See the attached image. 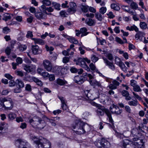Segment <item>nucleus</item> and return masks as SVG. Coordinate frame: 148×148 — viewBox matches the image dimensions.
Instances as JSON below:
<instances>
[{
    "instance_id": "1",
    "label": "nucleus",
    "mask_w": 148,
    "mask_h": 148,
    "mask_svg": "<svg viewBox=\"0 0 148 148\" xmlns=\"http://www.w3.org/2000/svg\"><path fill=\"white\" fill-rule=\"evenodd\" d=\"M75 125L73 126L74 129H76L75 132L78 134H81L86 132H88L90 130V127L87 124H85L83 121L80 120H76L75 122Z\"/></svg>"
},
{
    "instance_id": "2",
    "label": "nucleus",
    "mask_w": 148,
    "mask_h": 148,
    "mask_svg": "<svg viewBox=\"0 0 148 148\" xmlns=\"http://www.w3.org/2000/svg\"><path fill=\"white\" fill-rule=\"evenodd\" d=\"M29 122L34 127L40 129H43L46 125L45 120L38 116H34L32 119H29Z\"/></svg>"
},
{
    "instance_id": "3",
    "label": "nucleus",
    "mask_w": 148,
    "mask_h": 148,
    "mask_svg": "<svg viewBox=\"0 0 148 148\" xmlns=\"http://www.w3.org/2000/svg\"><path fill=\"white\" fill-rule=\"evenodd\" d=\"M96 112L97 115L99 116L103 115L105 112L108 116L109 122L110 123H107V124L110 127L114 130L115 126L114 121L112 117L111 113L108 110L103 108H99L96 110Z\"/></svg>"
},
{
    "instance_id": "4",
    "label": "nucleus",
    "mask_w": 148,
    "mask_h": 148,
    "mask_svg": "<svg viewBox=\"0 0 148 148\" xmlns=\"http://www.w3.org/2000/svg\"><path fill=\"white\" fill-rule=\"evenodd\" d=\"M13 106L12 99L7 97H0V109L10 110Z\"/></svg>"
},
{
    "instance_id": "5",
    "label": "nucleus",
    "mask_w": 148,
    "mask_h": 148,
    "mask_svg": "<svg viewBox=\"0 0 148 148\" xmlns=\"http://www.w3.org/2000/svg\"><path fill=\"white\" fill-rule=\"evenodd\" d=\"M35 143L36 144V147L38 148H51V144L47 139L41 136L39 137L38 139L34 141Z\"/></svg>"
},
{
    "instance_id": "6",
    "label": "nucleus",
    "mask_w": 148,
    "mask_h": 148,
    "mask_svg": "<svg viewBox=\"0 0 148 148\" xmlns=\"http://www.w3.org/2000/svg\"><path fill=\"white\" fill-rule=\"evenodd\" d=\"M15 145L19 148H30V145L26 140L18 139L15 141Z\"/></svg>"
},
{
    "instance_id": "7",
    "label": "nucleus",
    "mask_w": 148,
    "mask_h": 148,
    "mask_svg": "<svg viewBox=\"0 0 148 148\" xmlns=\"http://www.w3.org/2000/svg\"><path fill=\"white\" fill-rule=\"evenodd\" d=\"M42 65L44 68L48 71H51L52 70L53 66L51 62L48 60H44Z\"/></svg>"
},
{
    "instance_id": "8",
    "label": "nucleus",
    "mask_w": 148,
    "mask_h": 148,
    "mask_svg": "<svg viewBox=\"0 0 148 148\" xmlns=\"http://www.w3.org/2000/svg\"><path fill=\"white\" fill-rule=\"evenodd\" d=\"M110 110L112 114L116 115H119L122 112V110H120L119 107L116 105L113 104L112 107H110Z\"/></svg>"
},
{
    "instance_id": "9",
    "label": "nucleus",
    "mask_w": 148,
    "mask_h": 148,
    "mask_svg": "<svg viewBox=\"0 0 148 148\" xmlns=\"http://www.w3.org/2000/svg\"><path fill=\"white\" fill-rule=\"evenodd\" d=\"M73 80L75 82L81 84L86 80V78L81 76L77 75L74 77Z\"/></svg>"
},
{
    "instance_id": "10",
    "label": "nucleus",
    "mask_w": 148,
    "mask_h": 148,
    "mask_svg": "<svg viewBox=\"0 0 148 148\" xmlns=\"http://www.w3.org/2000/svg\"><path fill=\"white\" fill-rule=\"evenodd\" d=\"M58 98L60 100L62 103L61 107L63 110H67L68 109L66 104V101L65 98L62 97L58 96Z\"/></svg>"
},
{
    "instance_id": "11",
    "label": "nucleus",
    "mask_w": 148,
    "mask_h": 148,
    "mask_svg": "<svg viewBox=\"0 0 148 148\" xmlns=\"http://www.w3.org/2000/svg\"><path fill=\"white\" fill-rule=\"evenodd\" d=\"M32 49L33 53L34 55H37L41 53L42 52V50L39 48L37 45H32Z\"/></svg>"
},
{
    "instance_id": "12",
    "label": "nucleus",
    "mask_w": 148,
    "mask_h": 148,
    "mask_svg": "<svg viewBox=\"0 0 148 148\" xmlns=\"http://www.w3.org/2000/svg\"><path fill=\"white\" fill-rule=\"evenodd\" d=\"M35 16L37 19L38 20L45 18L46 15L41 12H37L35 13Z\"/></svg>"
},
{
    "instance_id": "13",
    "label": "nucleus",
    "mask_w": 148,
    "mask_h": 148,
    "mask_svg": "<svg viewBox=\"0 0 148 148\" xmlns=\"http://www.w3.org/2000/svg\"><path fill=\"white\" fill-rule=\"evenodd\" d=\"M103 59L104 62L106 64L107 66H108L112 70H114L115 69V66L113 63L109 62L106 58L103 57Z\"/></svg>"
},
{
    "instance_id": "14",
    "label": "nucleus",
    "mask_w": 148,
    "mask_h": 148,
    "mask_svg": "<svg viewBox=\"0 0 148 148\" xmlns=\"http://www.w3.org/2000/svg\"><path fill=\"white\" fill-rule=\"evenodd\" d=\"M54 69L56 70L55 72L58 74H64V71L65 70L64 68H62L61 66H57L55 67Z\"/></svg>"
},
{
    "instance_id": "15",
    "label": "nucleus",
    "mask_w": 148,
    "mask_h": 148,
    "mask_svg": "<svg viewBox=\"0 0 148 148\" xmlns=\"http://www.w3.org/2000/svg\"><path fill=\"white\" fill-rule=\"evenodd\" d=\"M76 64L77 65H80L82 67L86 64L85 60L84 58H79L77 61Z\"/></svg>"
},
{
    "instance_id": "16",
    "label": "nucleus",
    "mask_w": 148,
    "mask_h": 148,
    "mask_svg": "<svg viewBox=\"0 0 148 148\" xmlns=\"http://www.w3.org/2000/svg\"><path fill=\"white\" fill-rule=\"evenodd\" d=\"M85 23L90 26H92L95 25L96 22L94 19L90 18L86 19L85 20Z\"/></svg>"
},
{
    "instance_id": "17",
    "label": "nucleus",
    "mask_w": 148,
    "mask_h": 148,
    "mask_svg": "<svg viewBox=\"0 0 148 148\" xmlns=\"http://www.w3.org/2000/svg\"><path fill=\"white\" fill-rule=\"evenodd\" d=\"M31 39L34 41L35 44H37L41 45H43L45 44V41L41 39L32 38Z\"/></svg>"
},
{
    "instance_id": "18",
    "label": "nucleus",
    "mask_w": 148,
    "mask_h": 148,
    "mask_svg": "<svg viewBox=\"0 0 148 148\" xmlns=\"http://www.w3.org/2000/svg\"><path fill=\"white\" fill-rule=\"evenodd\" d=\"M42 118L45 119L47 122H49L50 123L52 126H55L56 125V123L54 122L55 121L54 119L48 118L45 115L43 116Z\"/></svg>"
},
{
    "instance_id": "19",
    "label": "nucleus",
    "mask_w": 148,
    "mask_h": 148,
    "mask_svg": "<svg viewBox=\"0 0 148 148\" xmlns=\"http://www.w3.org/2000/svg\"><path fill=\"white\" fill-rule=\"evenodd\" d=\"M24 69L27 72L29 73L33 71L34 70V68L33 66L25 65L24 66Z\"/></svg>"
},
{
    "instance_id": "20",
    "label": "nucleus",
    "mask_w": 148,
    "mask_h": 148,
    "mask_svg": "<svg viewBox=\"0 0 148 148\" xmlns=\"http://www.w3.org/2000/svg\"><path fill=\"white\" fill-rule=\"evenodd\" d=\"M131 134L133 136H136L138 137L139 135V132L137 127L134 128L132 129Z\"/></svg>"
},
{
    "instance_id": "21",
    "label": "nucleus",
    "mask_w": 148,
    "mask_h": 148,
    "mask_svg": "<svg viewBox=\"0 0 148 148\" xmlns=\"http://www.w3.org/2000/svg\"><path fill=\"white\" fill-rule=\"evenodd\" d=\"M102 147L104 148H108L110 146V142L107 140L103 138Z\"/></svg>"
},
{
    "instance_id": "22",
    "label": "nucleus",
    "mask_w": 148,
    "mask_h": 148,
    "mask_svg": "<svg viewBox=\"0 0 148 148\" xmlns=\"http://www.w3.org/2000/svg\"><path fill=\"white\" fill-rule=\"evenodd\" d=\"M103 138L100 140H96L94 144L95 145L99 148L102 147L103 145Z\"/></svg>"
},
{
    "instance_id": "23",
    "label": "nucleus",
    "mask_w": 148,
    "mask_h": 148,
    "mask_svg": "<svg viewBox=\"0 0 148 148\" xmlns=\"http://www.w3.org/2000/svg\"><path fill=\"white\" fill-rule=\"evenodd\" d=\"M87 29L86 27H84L80 29V32L81 34V37H82L84 36L87 35L88 33V32H87Z\"/></svg>"
},
{
    "instance_id": "24",
    "label": "nucleus",
    "mask_w": 148,
    "mask_h": 148,
    "mask_svg": "<svg viewBox=\"0 0 148 148\" xmlns=\"http://www.w3.org/2000/svg\"><path fill=\"white\" fill-rule=\"evenodd\" d=\"M16 86H18L21 88L24 87V84L23 82L20 79H18L16 80Z\"/></svg>"
},
{
    "instance_id": "25",
    "label": "nucleus",
    "mask_w": 148,
    "mask_h": 148,
    "mask_svg": "<svg viewBox=\"0 0 148 148\" xmlns=\"http://www.w3.org/2000/svg\"><path fill=\"white\" fill-rule=\"evenodd\" d=\"M11 18V17L9 14L5 13L3 15V17L2 19L5 21H6L10 19Z\"/></svg>"
},
{
    "instance_id": "26",
    "label": "nucleus",
    "mask_w": 148,
    "mask_h": 148,
    "mask_svg": "<svg viewBox=\"0 0 148 148\" xmlns=\"http://www.w3.org/2000/svg\"><path fill=\"white\" fill-rule=\"evenodd\" d=\"M33 80L35 83H36L37 85L40 86H42L43 84L41 81L38 78L34 77L33 78Z\"/></svg>"
},
{
    "instance_id": "27",
    "label": "nucleus",
    "mask_w": 148,
    "mask_h": 148,
    "mask_svg": "<svg viewBox=\"0 0 148 148\" xmlns=\"http://www.w3.org/2000/svg\"><path fill=\"white\" fill-rule=\"evenodd\" d=\"M144 34L143 32H139L135 35V38L140 39V38H142L144 37Z\"/></svg>"
},
{
    "instance_id": "28",
    "label": "nucleus",
    "mask_w": 148,
    "mask_h": 148,
    "mask_svg": "<svg viewBox=\"0 0 148 148\" xmlns=\"http://www.w3.org/2000/svg\"><path fill=\"white\" fill-rule=\"evenodd\" d=\"M81 76H83L85 78H86V80L87 79V77H88L89 79H91L93 78V76L90 74H88L86 73H84L82 74V75Z\"/></svg>"
},
{
    "instance_id": "29",
    "label": "nucleus",
    "mask_w": 148,
    "mask_h": 148,
    "mask_svg": "<svg viewBox=\"0 0 148 148\" xmlns=\"http://www.w3.org/2000/svg\"><path fill=\"white\" fill-rule=\"evenodd\" d=\"M52 4L55 9L58 10H60V5L56 2H53L52 3Z\"/></svg>"
},
{
    "instance_id": "30",
    "label": "nucleus",
    "mask_w": 148,
    "mask_h": 148,
    "mask_svg": "<svg viewBox=\"0 0 148 148\" xmlns=\"http://www.w3.org/2000/svg\"><path fill=\"white\" fill-rule=\"evenodd\" d=\"M8 117L10 120H12L16 117V115L14 113L10 112L8 114Z\"/></svg>"
},
{
    "instance_id": "31",
    "label": "nucleus",
    "mask_w": 148,
    "mask_h": 148,
    "mask_svg": "<svg viewBox=\"0 0 148 148\" xmlns=\"http://www.w3.org/2000/svg\"><path fill=\"white\" fill-rule=\"evenodd\" d=\"M140 28L142 29H145L147 28V24L145 22H140Z\"/></svg>"
},
{
    "instance_id": "32",
    "label": "nucleus",
    "mask_w": 148,
    "mask_h": 148,
    "mask_svg": "<svg viewBox=\"0 0 148 148\" xmlns=\"http://www.w3.org/2000/svg\"><path fill=\"white\" fill-rule=\"evenodd\" d=\"M128 104L130 106H136L138 105V101L137 100L129 101Z\"/></svg>"
},
{
    "instance_id": "33",
    "label": "nucleus",
    "mask_w": 148,
    "mask_h": 148,
    "mask_svg": "<svg viewBox=\"0 0 148 148\" xmlns=\"http://www.w3.org/2000/svg\"><path fill=\"white\" fill-rule=\"evenodd\" d=\"M95 16L96 18L99 21H101L102 20V15L98 12H97L95 14Z\"/></svg>"
},
{
    "instance_id": "34",
    "label": "nucleus",
    "mask_w": 148,
    "mask_h": 148,
    "mask_svg": "<svg viewBox=\"0 0 148 148\" xmlns=\"http://www.w3.org/2000/svg\"><path fill=\"white\" fill-rule=\"evenodd\" d=\"M81 9L83 12H87L88 11L89 7L87 5H82Z\"/></svg>"
},
{
    "instance_id": "35",
    "label": "nucleus",
    "mask_w": 148,
    "mask_h": 148,
    "mask_svg": "<svg viewBox=\"0 0 148 148\" xmlns=\"http://www.w3.org/2000/svg\"><path fill=\"white\" fill-rule=\"evenodd\" d=\"M111 8L115 10H118L120 9L119 6L117 5L116 4L113 3L111 5Z\"/></svg>"
},
{
    "instance_id": "36",
    "label": "nucleus",
    "mask_w": 148,
    "mask_h": 148,
    "mask_svg": "<svg viewBox=\"0 0 148 148\" xmlns=\"http://www.w3.org/2000/svg\"><path fill=\"white\" fill-rule=\"evenodd\" d=\"M69 39V41L71 43L77 44L78 43V41L73 37H71Z\"/></svg>"
},
{
    "instance_id": "37",
    "label": "nucleus",
    "mask_w": 148,
    "mask_h": 148,
    "mask_svg": "<svg viewBox=\"0 0 148 148\" xmlns=\"http://www.w3.org/2000/svg\"><path fill=\"white\" fill-rule=\"evenodd\" d=\"M76 11L75 8H69L67 10V12L70 14H72L74 13Z\"/></svg>"
},
{
    "instance_id": "38",
    "label": "nucleus",
    "mask_w": 148,
    "mask_h": 148,
    "mask_svg": "<svg viewBox=\"0 0 148 148\" xmlns=\"http://www.w3.org/2000/svg\"><path fill=\"white\" fill-rule=\"evenodd\" d=\"M138 142H135L134 143V144L128 145L125 148H136V145H138Z\"/></svg>"
},
{
    "instance_id": "39",
    "label": "nucleus",
    "mask_w": 148,
    "mask_h": 148,
    "mask_svg": "<svg viewBox=\"0 0 148 148\" xmlns=\"http://www.w3.org/2000/svg\"><path fill=\"white\" fill-rule=\"evenodd\" d=\"M57 83L60 85H63L65 84V82L62 79L58 78L57 80Z\"/></svg>"
},
{
    "instance_id": "40",
    "label": "nucleus",
    "mask_w": 148,
    "mask_h": 148,
    "mask_svg": "<svg viewBox=\"0 0 148 148\" xmlns=\"http://www.w3.org/2000/svg\"><path fill=\"white\" fill-rule=\"evenodd\" d=\"M130 6L132 9L134 10H136L138 8L137 4L134 2H132L130 3Z\"/></svg>"
},
{
    "instance_id": "41",
    "label": "nucleus",
    "mask_w": 148,
    "mask_h": 148,
    "mask_svg": "<svg viewBox=\"0 0 148 148\" xmlns=\"http://www.w3.org/2000/svg\"><path fill=\"white\" fill-rule=\"evenodd\" d=\"M27 49V46L25 45H21L19 46V49L21 51L23 52Z\"/></svg>"
},
{
    "instance_id": "42",
    "label": "nucleus",
    "mask_w": 148,
    "mask_h": 148,
    "mask_svg": "<svg viewBox=\"0 0 148 148\" xmlns=\"http://www.w3.org/2000/svg\"><path fill=\"white\" fill-rule=\"evenodd\" d=\"M10 32V29L8 27H5L3 29V32L5 34H7Z\"/></svg>"
},
{
    "instance_id": "43",
    "label": "nucleus",
    "mask_w": 148,
    "mask_h": 148,
    "mask_svg": "<svg viewBox=\"0 0 148 148\" xmlns=\"http://www.w3.org/2000/svg\"><path fill=\"white\" fill-rule=\"evenodd\" d=\"M133 90L136 92H140L141 91L140 87L137 85H136L134 87Z\"/></svg>"
},
{
    "instance_id": "44",
    "label": "nucleus",
    "mask_w": 148,
    "mask_h": 148,
    "mask_svg": "<svg viewBox=\"0 0 148 148\" xmlns=\"http://www.w3.org/2000/svg\"><path fill=\"white\" fill-rule=\"evenodd\" d=\"M106 11V7H102L99 9V12L101 14H103L105 13Z\"/></svg>"
},
{
    "instance_id": "45",
    "label": "nucleus",
    "mask_w": 148,
    "mask_h": 148,
    "mask_svg": "<svg viewBox=\"0 0 148 148\" xmlns=\"http://www.w3.org/2000/svg\"><path fill=\"white\" fill-rule=\"evenodd\" d=\"M16 85V81L15 82L13 80H10L9 82V85L10 87L14 86Z\"/></svg>"
},
{
    "instance_id": "46",
    "label": "nucleus",
    "mask_w": 148,
    "mask_h": 148,
    "mask_svg": "<svg viewBox=\"0 0 148 148\" xmlns=\"http://www.w3.org/2000/svg\"><path fill=\"white\" fill-rule=\"evenodd\" d=\"M134 30L136 32L138 31V28L134 25L131 26V31Z\"/></svg>"
},
{
    "instance_id": "47",
    "label": "nucleus",
    "mask_w": 148,
    "mask_h": 148,
    "mask_svg": "<svg viewBox=\"0 0 148 148\" xmlns=\"http://www.w3.org/2000/svg\"><path fill=\"white\" fill-rule=\"evenodd\" d=\"M15 73L17 75L20 77H22L24 75V74L23 72L21 71L16 70L15 71Z\"/></svg>"
},
{
    "instance_id": "48",
    "label": "nucleus",
    "mask_w": 148,
    "mask_h": 148,
    "mask_svg": "<svg viewBox=\"0 0 148 148\" xmlns=\"http://www.w3.org/2000/svg\"><path fill=\"white\" fill-rule=\"evenodd\" d=\"M122 8L125 11L128 12L130 9V7L128 6L123 5L121 6Z\"/></svg>"
},
{
    "instance_id": "49",
    "label": "nucleus",
    "mask_w": 148,
    "mask_h": 148,
    "mask_svg": "<svg viewBox=\"0 0 148 148\" xmlns=\"http://www.w3.org/2000/svg\"><path fill=\"white\" fill-rule=\"evenodd\" d=\"M44 4L46 5L49 6L51 4V2L49 0H44L43 1Z\"/></svg>"
},
{
    "instance_id": "50",
    "label": "nucleus",
    "mask_w": 148,
    "mask_h": 148,
    "mask_svg": "<svg viewBox=\"0 0 148 148\" xmlns=\"http://www.w3.org/2000/svg\"><path fill=\"white\" fill-rule=\"evenodd\" d=\"M16 61L17 62V65L21 64L23 62V60L22 58L20 57H18L16 59Z\"/></svg>"
},
{
    "instance_id": "51",
    "label": "nucleus",
    "mask_w": 148,
    "mask_h": 148,
    "mask_svg": "<svg viewBox=\"0 0 148 148\" xmlns=\"http://www.w3.org/2000/svg\"><path fill=\"white\" fill-rule=\"evenodd\" d=\"M60 14L61 16L63 17H66V15H67L66 12L64 11H62L60 13Z\"/></svg>"
},
{
    "instance_id": "52",
    "label": "nucleus",
    "mask_w": 148,
    "mask_h": 148,
    "mask_svg": "<svg viewBox=\"0 0 148 148\" xmlns=\"http://www.w3.org/2000/svg\"><path fill=\"white\" fill-rule=\"evenodd\" d=\"M70 71L72 73H76L77 72L78 69L75 67H72L71 68Z\"/></svg>"
},
{
    "instance_id": "53",
    "label": "nucleus",
    "mask_w": 148,
    "mask_h": 148,
    "mask_svg": "<svg viewBox=\"0 0 148 148\" xmlns=\"http://www.w3.org/2000/svg\"><path fill=\"white\" fill-rule=\"evenodd\" d=\"M116 41L119 43L122 44L124 43V42L122 41V40L119 38L118 37H116L115 38Z\"/></svg>"
},
{
    "instance_id": "54",
    "label": "nucleus",
    "mask_w": 148,
    "mask_h": 148,
    "mask_svg": "<svg viewBox=\"0 0 148 148\" xmlns=\"http://www.w3.org/2000/svg\"><path fill=\"white\" fill-rule=\"evenodd\" d=\"M98 59V58L95 55H93L91 57L92 61L94 63L97 62Z\"/></svg>"
},
{
    "instance_id": "55",
    "label": "nucleus",
    "mask_w": 148,
    "mask_h": 148,
    "mask_svg": "<svg viewBox=\"0 0 148 148\" xmlns=\"http://www.w3.org/2000/svg\"><path fill=\"white\" fill-rule=\"evenodd\" d=\"M11 51V48L10 47H8L5 50V51L6 53L8 56L9 55Z\"/></svg>"
},
{
    "instance_id": "56",
    "label": "nucleus",
    "mask_w": 148,
    "mask_h": 148,
    "mask_svg": "<svg viewBox=\"0 0 148 148\" xmlns=\"http://www.w3.org/2000/svg\"><path fill=\"white\" fill-rule=\"evenodd\" d=\"M90 114V112H88L86 111L83 114V117L84 119L87 118L88 116Z\"/></svg>"
},
{
    "instance_id": "57",
    "label": "nucleus",
    "mask_w": 148,
    "mask_h": 148,
    "mask_svg": "<svg viewBox=\"0 0 148 148\" xmlns=\"http://www.w3.org/2000/svg\"><path fill=\"white\" fill-rule=\"evenodd\" d=\"M122 62L121 61L120 59L118 57L115 58V64L119 65L120 63V62Z\"/></svg>"
},
{
    "instance_id": "58",
    "label": "nucleus",
    "mask_w": 148,
    "mask_h": 148,
    "mask_svg": "<svg viewBox=\"0 0 148 148\" xmlns=\"http://www.w3.org/2000/svg\"><path fill=\"white\" fill-rule=\"evenodd\" d=\"M122 95L124 97L126 96H127V95H129V94L128 92L125 90H123L121 92Z\"/></svg>"
},
{
    "instance_id": "59",
    "label": "nucleus",
    "mask_w": 148,
    "mask_h": 148,
    "mask_svg": "<svg viewBox=\"0 0 148 148\" xmlns=\"http://www.w3.org/2000/svg\"><path fill=\"white\" fill-rule=\"evenodd\" d=\"M125 109L126 111L129 113H130L131 112V110L130 108L128 106H125Z\"/></svg>"
},
{
    "instance_id": "60",
    "label": "nucleus",
    "mask_w": 148,
    "mask_h": 148,
    "mask_svg": "<svg viewBox=\"0 0 148 148\" xmlns=\"http://www.w3.org/2000/svg\"><path fill=\"white\" fill-rule=\"evenodd\" d=\"M69 60V58L68 57H64L63 58L62 61L64 63H66Z\"/></svg>"
},
{
    "instance_id": "61",
    "label": "nucleus",
    "mask_w": 148,
    "mask_h": 148,
    "mask_svg": "<svg viewBox=\"0 0 148 148\" xmlns=\"http://www.w3.org/2000/svg\"><path fill=\"white\" fill-rule=\"evenodd\" d=\"M129 141L128 140H125L123 141V146L125 147L127 145H129Z\"/></svg>"
},
{
    "instance_id": "62",
    "label": "nucleus",
    "mask_w": 148,
    "mask_h": 148,
    "mask_svg": "<svg viewBox=\"0 0 148 148\" xmlns=\"http://www.w3.org/2000/svg\"><path fill=\"white\" fill-rule=\"evenodd\" d=\"M22 91L21 88L20 87L16 88L14 90V92L15 93L20 92Z\"/></svg>"
},
{
    "instance_id": "63",
    "label": "nucleus",
    "mask_w": 148,
    "mask_h": 148,
    "mask_svg": "<svg viewBox=\"0 0 148 148\" xmlns=\"http://www.w3.org/2000/svg\"><path fill=\"white\" fill-rule=\"evenodd\" d=\"M136 84L137 82L135 80L132 79L131 80L130 84L131 86L134 87L136 85Z\"/></svg>"
},
{
    "instance_id": "64",
    "label": "nucleus",
    "mask_w": 148,
    "mask_h": 148,
    "mask_svg": "<svg viewBox=\"0 0 148 148\" xmlns=\"http://www.w3.org/2000/svg\"><path fill=\"white\" fill-rule=\"evenodd\" d=\"M25 89L27 91H31L32 89L31 86L29 84H27L26 85Z\"/></svg>"
}]
</instances>
